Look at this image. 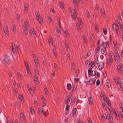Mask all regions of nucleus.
<instances>
[{"mask_svg": "<svg viewBox=\"0 0 123 123\" xmlns=\"http://www.w3.org/2000/svg\"><path fill=\"white\" fill-rule=\"evenodd\" d=\"M25 26L23 25L22 26L23 31L25 35L27 36L28 35V30L29 29V26L28 25L27 21H24Z\"/></svg>", "mask_w": 123, "mask_h": 123, "instance_id": "f257e3e1", "label": "nucleus"}, {"mask_svg": "<svg viewBox=\"0 0 123 123\" xmlns=\"http://www.w3.org/2000/svg\"><path fill=\"white\" fill-rule=\"evenodd\" d=\"M3 61L5 65H8L10 63V59L9 56L7 55H6L4 56Z\"/></svg>", "mask_w": 123, "mask_h": 123, "instance_id": "f03ea898", "label": "nucleus"}, {"mask_svg": "<svg viewBox=\"0 0 123 123\" xmlns=\"http://www.w3.org/2000/svg\"><path fill=\"white\" fill-rule=\"evenodd\" d=\"M72 96V93L70 92L66 96L65 98V102L67 104H68L70 102L71 98Z\"/></svg>", "mask_w": 123, "mask_h": 123, "instance_id": "7ed1b4c3", "label": "nucleus"}, {"mask_svg": "<svg viewBox=\"0 0 123 123\" xmlns=\"http://www.w3.org/2000/svg\"><path fill=\"white\" fill-rule=\"evenodd\" d=\"M88 73L89 77H90L91 76H93L96 74V72L94 70H92L91 68H89L88 69Z\"/></svg>", "mask_w": 123, "mask_h": 123, "instance_id": "20e7f679", "label": "nucleus"}, {"mask_svg": "<svg viewBox=\"0 0 123 123\" xmlns=\"http://www.w3.org/2000/svg\"><path fill=\"white\" fill-rule=\"evenodd\" d=\"M115 62L116 63L119 62L120 60V57L118 53H116L114 55Z\"/></svg>", "mask_w": 123, "mask_h": 123, "instance_id": "39448f33", "label": "nucleus"}, {"mask_svg": "<svg viewBox=\"0 0 123 123\" xmlns=\"http://www.w3.org/2000/svg\"><path fill=\"white\" fill-rule=\"evenodd\" d=\"M109 59H107V63L108 65L109 64L111 65V63L113 62V59L111 55L110 54L109 56Z\"/></svg>", "mask_w": 123, "mask_h": 123, "instance_id": "423d86ee", "label": "nucleus"}, {"mask_svg": "<svg viewBox=\"0 0 123 123\" xmlns=\"http://www.w3.org/2000/svg\"><path fill=\"white\" fill-rule=\"evenodd\" d=\"M99 63L100 64L98 65V67L99 69V70L102 69L104 68V62L102 60H100V62H99Z\"/></svg>", "mask_w": 123, "mask_h": 123, "instance_id": "0eeeda50", "label": "nucleus"}, {"mask_svg": "<svg viewBox=\"0 0 123 123\" xmlns=\"http://www.w3.org/2000/svg\"><path fill=\"white\" fill-rule=\"evenodd\" d=\"M117 69L118 70V71L119 72L123 69V64L122 63H120L119 65L117 66Z\"/></svg>", "mask_w": 123, "mask_h": 123, "instance_id": "6e6552de", "label": "nucleus"}, {"mask_svg": "<svg viewBox=\"0 0 123 123\" xmlns=\"http://www.w3.org/2000/svg\"><path fill=\"white\" fill-rule=\"evenodd\" d=\"M77 114L78 112L76 108H74L72 111V114H71V115L72 116H73L74 115H76Z\"/></svg>", "mask_w": 123, "mask_h": 123, "instance_id": "1a4fd4ad", "label": "nucleus"}, {"mask_svg": "<svg viewBox=\"0 0 123 123\" xmlns=\"http://www.w3.org/2000/svg\"><path fill=\"white\" fill-rule=\"evenodd\" d=\"M95 62L94 61H92L90 63L89 65L90 67V68H91V69L92 68L94 67L95 65Z\"/></svg>", "mask_w": 123, "mask_h": 123, "instance_id": "9d476101", "label": "nucleus"}, {"mask_svg": "<svg viewBox=\"0 0 123 123\" xmlns=\"http://www.w3.org/2000/svg\"><path fill=\"white\" fill-rule=\"evenodd\" d=\"M15 105L17 108H19L21 106V104L20 102L18 101H16L15 103Z\"/></svg>", "mask_w": 123, "mask_h": 123, "instance_id": "9b49d317", "label": "nucleus"}, {"mask_svg": "<svg viewBox=\"0 0 123 123\" xmlns=\"http://www.w3.org/2000/svg\"><path fill=\"white\" fill-rule=\"evenodd\" d=\"M101 53L103 54H104L105 55H106L107 54V52L106 49V47L105 46L102 49H101Z\"/></svg>", "mask_w": 123, "mask_h": 123, "instance_id": "f8f14e48", "label": "nucleus"}, {"mask_svg": "<svg viewBox=\"0 0 123 123\" xmlns=\"http://www.w3.org/2000/svg\"><path fill=\"white\" fill-rule=\"evenodd\" d=\"M96 81V80H94L93 78H92L91 79L89 80L88 82L92 81V83H90L89 84L90 85H92L93 84H95Z\"/></svg>", "mask_w": 123, "mask_h": 123, "instance_id": "ddd939ff", "label": "nucleus"}, {"mask_svg": "<svg viewBox=\"0 0 123 123\" xmlns=\"http://www.w3.org/2000/svg\"><path fill=\"white\" fill-rule=\"evenodd\" d=\"M48 40L50 45L51 43L52 44V45H53V40L52 38L50 36L48 38Z\"/></svg>", "mask_w": 123, "mask_h": 123, "instance_id": "4468645a", "label": "nucleus"}, {"mask_svg": "<svg viewBox=\"0 0 123 123\" xmlns=\"http://www.w3.org/2000/svg\"><path fill=\"white\" fill-rule=\"evenodd\" d=\"M88 101L90 105H92L93 103L92 97H89L88 98Z\"/></svg>", "mask_w": 123, "mask_h": 123, "instance_id": "2eb2a0df", "label": "nucleus"}, {"mask_svg": "<svg viewBox=\"0 0 123 123\" xmlns=\"http://www.w3.org/2000/svg\"><path fill=\"white\" fill-rule=\"evenodd\" d=\"M20 118L22 120H24L25 119V117L24 116L23 114H20Z\"/></svg>", "mask_w": 123, "mask_h": 123, "instance_id": "dca6fc26", "label": "nucleus"}, {"mask_svg": "<svg viewBox=\"0 0 123 123\" xmlns=\"http://www.w3.org/2000/svg\"><path fill=\"white\" fill-rule=\"evenodd\" d=\"M34 62L36 66L37 67H38L39 66V64L38 59H34Z\"/></svg>", "mask_w": 123, "mask_h": 123, "instance_id": "f3484780", "label": "nucleus"}, {"mask_svg": "<svg viewBox=\"0 0 123 123\" xmlns=\"http://www.w3.org/2000/svg\"><path fill=\"white\" fill-rule=\"evenodd\" d=\"M120 79L119 78H116L114 79V80L115 81L116 83L118 84L119 82L120 81Z\"/></svg>", "mask_w": 123, "mask_h": 123, "instance_id": "a211bd4d", "label": "nucleus"}, {"mask_svg": "<svg viewBox=\"0 0 123 123\" xmlns=\"http://www.w3.org/2000/svg\"><path fill=\"white\" fill-rule=\"evenodd\" d=\"M38 20L39 22V23L40 25H41L43 23V21L42 19V18L41 17H39L38 18Z\"/></svg>", "mask_w": 123, "mask_h": 123, "instance_id": "6ab92c4d", "label": "nucleus"}, {"mask_svg": "<svg viewBox=\"0 0 123 123\" xmlns=\"http://www.w3.org/2000/svg\"><path fill=\"white\" fill-rule=\"evenodd\" d=\"M105 101L106 102L108 105L109 106H110L111 108V103L110 102V100L107 99H106Z\"/></svg>", "mask_w": 123, "mask_h": 123, "instance_id": "aec40b11", "label": "nucleus"}, {"mask_svg": "<svg viewBox=\"0 0 123 123\" xmlns=\"http://www.w3.org/2000/svg\"><path fill=\"white\" fill-rule=\"evenodd\" d=\"M18 97L20 99V100L22 101H23V102H24L23 97L22 95L20 94L18 95Z\"/></svg>", "mask_w": 123, "mask_h": 123, "instance_id": "412c9836", "label": "nucleus"}, {"mask_svg": "<svg viewBox=\"0 0 123 123\" xmlns=\"http://www.w3.org/2000/svg\"><path fill=\"white\" fill-rule=\"evenodd\" d=\"M28 8V5L27 3L24 6V11H27Z\"/></svg>", "mask_w": 123, "mask_h": 123, "instance_id": "4be33fe9", "label": "nucleus"}, {"mask_svg": "<svg viewBox=\"0 0 123 123\" xmlns=\"http://www.w3.org/2000/svg\"><path fill=\"white\" fill-rule=\"evenodd\" d=\"M75 101V100L74 98H72L71 99V104L72 105H73Z\"/></svg>", "mask_w": 123, "mask_h": 123, "instance_id": "5701e85b", "label": "nucleus"}, {"mask_svg": "<svg viewBox=\"0 0 123 123\" xmlns=\"http://www.w3.org/2000/svg\"><path fill=\"white\" fill-rule=\"evenodd\" d=\"M71 87V84L69 83H68L67 84V89L68 90H70Z\"/></svg>", "mask_w": 123, "mask_h": 123, "instance_id": "b1692460", "label": "nucleus"}, {"mask_svg": "<svg viewBox=\"0 0 123 123\" xmlns=\"http://www.w3.org/2000/svg\"><path fill=\"white\" fill-rule=\"evenodd\" d=\"M101 95L100 96L101 97L103 98L105 101L106 99H107V97L105 96L104 95L102 94H101Z\"/></svg>", "mask_w": 123, "mask_h": 123, "instance_id": "393cba45", "label": "nucleus"}, {"mask_svg": "<svg viewBox=\"0 0 123 123\" xmlns=\"http://www.w3.org/2000/svg\"><path fill=\"white\" fill-rule=\"evenodd\" d=\"M76 25L77 26V28L78 29V31L80 32V31L81 28L79 25V23L78 24H76Z\"/></svg>", "mask_w": 123, "mask_h": 123, "instance_id": "a878e982", "label": "nucleus"}, {"mask_svg": "<svg viewBox=\"0 0 123 123\" xmlns=\"http://www.w3.org/2000/svg\"><path fill=\"white\" fill-rule=\"evenodd\" d=\"M63 3H62L61 2H60L59 4V6H60V7L62 8H63Z\"/></svg>", "mask_w": 123, "mask_h": 123, "instance_id": "bb28decb", "label": "nucleus"}, {"mask_svg": "<svg viewBox=\"0 0 123 123\" xmlns=\"http://www.w3.org/2000/svg\"><path fill=\"white\" fill-rule=\"evenodd\" d=\"M109 118H108V119L110 121V122H111V121L113 120V118L112 117L111 115H109Z\"/></svg>", "mask_w": 123, "mask_h": 123, "instance_id": "cd10ccee", "label": "nucleus"}, {"mask_svg": "<svg viewBox=\"0 0 123 123\" xmlns=\"http://www.w3.org/2000/svg\"><path fill=\"white\" fill-rule=\"evenodd\" d=\"M82 37L83 42L86 43H87V41L85 36L83 35L82 36Z\"/></svg>", "mask_w": 123, "mask_h": 123, "instance_id": "c85d7f7f", "label": "nucleus"}, {"mask_svg": "<svg viewBox=\"0 0 123 123\" xmlns=\"http://www.w3.org/2000/svg\"><path fill=\"white\" fill-rule=\"evenodd\" d=\"M70 106V105H69L68 104H67V105L66 106V110L68 111H69V108Z\"/></svg>", "mask_w": 123, "mask_h": 123, "instance_id": "c756f323", "label": "nucleus"}, {"mask_svg": "<svg viewBox=\"0 0 123 123\" xmlns=\"http://www.w3.org/2000/svg\"><path fill=\"white\" fill-rule=\"evenodd\" d=\"M48 19L50 23H52L53 22V21L51 17L50 16H49L48 17Z\"/></svg>", "mask_w": 123, "mask_h": 123, "instance_id": "7c9ffc66", "label": "nucleus"}, {"mask_svg": "<svg viewBox=\"0 0 123 123\" xmlns=\"http://www.w3.org/2000/svg\"><path fill=\"white\" fill-rule=\"evenodd\" d=\"M13 91L14 93L15 94H16V95H17L18 94V89L17 88H16Z\"/></svg>", "mask_w": 123, "mask_h": 123, "instance_id": "2f4dec72", "label": "nucleus"}, {"mask_svg": "<svg viewBox=\"0 0 123 123\" xmlns=\"http://www.w3.org/2000/svg\"><path fill=\"white\" fill-rule=\"evenodd\" d=\"M100 12L102 15L105 14L104 9H101L100 11Z\"/></svg>", "mask_w": 123, "mask_h": 123, "instance_id": "473e14b6", "label": "nucleus"}, {"mask_svg": "<svg viewBox=\"0 0 123 123\" xmlns=\"http://www.w3.org/2000/svg\"><path fill=\"white\" fill-rule=\"evenodd\" d=\"M103 31L105 35H106L107 34V32L106 28H104L103 29Z\"/></svg>", "mask_w": 123, "mask_h": 123, "instance_id": "72a5a7b5", "label": "nucleus"}, {"mask_svg": "<svg viewBox=\"0 0 123 123\" xmlns=\"http://www.w3.org/2000/svg\"><path fill=\"white\" fill-rule=\"evenodd\" d=\"M35 14L36 16L38 18L39 17H41L39 15V12H35Z\"/></svg>", "mask_w": 123, "mask_h": 123, "instance_id": "f704fd0d", "label": "nucleus"}, {"mask_svg": "<svg viewBox=\"0 0 123 123\" xmlns=\"http://www.w3.org/2000/svg\"><path fill=\"white\" fill-rule=\"evenodd\" d=\"M26 70H27V72L28 74L30 76L31 75V74L29 68H27V69H26Z\"/></svg>", "mask_w": 123, "mask_h": 123, "instance_id": "c9c22d12", "label": "nucleus"}, {"mask_svg": "<svg viewBox=\"0 0 123 123\" xmlns=\"http://www.w3.org/2000/svg\"><path fill=\"white\" fill-rule=\"evenodd\" d=\"M88 54H86L84 55H83V56L82 57V58H84L85 59L88 56H89V55H88Z\"/></svg>", "mask_w": 123, "mask_h": 123, "instance_id": "e433bc0d", "label": "nucleus"}, {"mask_svg": "<svg viewBox=\"0 0 123 123\" xmlns=\"http://www.w3.org/2000/svg\"><path fill=\"white\" fill-rule=\"evenodd\" d=\"M12 30L14 32L16 31V27L14 24H13V25Z\"/></svg>", "mask_w": 123, "mask_h": 123, "instance_id": "4c0bfd02", "label": "nucleus"}, {"mask_svg": "<svg viewBox=\"0 0 123 123\" xmlns=\"http://www.w3.org/2000/svg\"><path fill=\"white\" fill-rule=\"evenodd\" d=\"M42 110L41 112H42V113H43V115H44L45 116H46V112L45 111H44V109L43 108H42Z\"/></svg>", "mask_w": 123, "mask_h": 123, "instance_id": "58836bf2", "label": "nucleus"}, {"mask_svg": "<svg viewBox=\"0 0 123 123\" xmlns=\"http://www.w3.org/2000/svg\"><path fill=\"white\" fill-rule=\"evenodd\" d=\"M100 83V82L99 80H98L96 82V85L97 86L99 85Z\"/></svg>", "mask_w": 123, "mask_h": 123, "instance_id": "ea45409f", "label": "nucleus"}, {"mask_svg": "<svg viewBox=\"0 0 123 123\" xmlns=\"http://www.w3.org/2000/svg\"><path fill=\"white\" fill-rule=\"evenodd\" d=\"M12 51L13 53H14L15 52H16V50L15 47H12Z\"/></svg>", "mask_w": 123, "mask_h": 123, "instance_id": "a19ab883", "label": "nucleus"}, {"mask_svg": "<svg viewBox=\"0 0 123 123\" xmlns=\"http://www.w3.org/2000/svg\"><path fill=\"white\" fill-rule=\"evenodd\" d=\"M60 20V18L59 19V21L58 22L59 23V26L60 27V28L61 29V31H62L63 32V30H62V28L61 27V22Z\"/></svg>", "mask_w": 123, "mask_h": 123, "instance_id": "79ce46f5", "label": "nucleus"}, {"mask_svg": "<svg viewBox=\"0 0 123 123\" xmlns=\"http://www.w3.org/2000/svg\"><path fill=\"white\" fill-rule=\"evenodd\" d=\"M65 45L66 48V49H68V43L67 42L65 41Z\"/></svg>", "mask_w": 123, "mask_h": 123, "instance_id": "37998d69", "label": "nucleus"}, {"mask_svg": "<svg viewBox=\"0 0 123 123\" xmlns=\"http://www.w3.org/2000/svg\"><path fill=\"white\" fill-rule=\"evenodd\" d=\"M25 65L26 68V69H27V68H29V66L28 63H26L25 62Z\"/></svg>", "mask_w": 123, "mask_h": 123, "instance_id": "c03bdc74", "label": "nucleus"}, {"mask_svg": "<svg viewBox=\"0 0 123 123\" xmlns=\"http://www.w3.org/2000/svg\"><path fill=\"white\" fill-rule=\"evenodd\" d=\"M16 18L17 19L19 20L20 18V16L18 14H17L16 15Z\"/></svg>", "mask_w": 123, "mask_h": 123, "instance_id": "a18cd8bd", "label": "nucleus"}, {"mask_svg": "<svg viewBox=\"0 0 123 123\" xmlns=\"http://www.w3.org/2000/svg\"><path fill=\"white\" fill-rule=\"evenodd\" d=\"M73 2L74 5L77 6V3L78 2L77 0H73Z\"/></svg>", "mask_w": 123, "mask_h": 123, "instance_id": "49530a36", "label": "nucleus"}, {"mask_svg": "<svg viewBox=\"0 0 123 123\" xmlns=\"http://www.w3.org/2000/svg\"><path fill=\"white\" fill-rule=\"evenodd\" d=\"M44 91L47 94V95L49 94V92L47 89V88H44Z\"/></svg>", "mask_w": 123, "mask_h": 123, "instance_id": "de8ad7c7", "label": "nucleus"}, {"mask_svg": "<svg viewBox=\"0 0 123 123\" xmlns=\"http://www.w3.org/2000/svg\"><path fill=\"white\" fill-rule=\"evenodd\" d=\"M34 81L35 82H37L38 81V80L37 76H35L34 77Z\"/></svg>", "mask_w": 123, "mask_h": 123, "instance_id": "09e8293b", "label": "nucleus"}, {"mask_svg": "<svg viewBox=\"0 0 123 123\" xmlns=\"http://www.w3.org/2000/svg\"><path fill=\"white\" fill-rule=\"evenodd\" d=\"M30 110L31 111V113L32 115L33 114V112L32 111V110H33V111L34 112V110L33 108L30 107Z\"/></svg>", "mask_w": 123, "mask_h": 123, "instance_id": "8fccbe9b", "label": "nucleus"}, {"mask_svg": "<svg viewBox=\"0 0 123 123\" xmlns=\"http://www.w3.org/2000/svg\"><path fill=\"white\" fill-rule=\"evenodd\" d=\"M86 14L87 18H89L90 17V15L89 14V11L87 12V11H86Z\"/></svg>", "mask_w": 123, "mask_h": 123, "instance_id": "3c124183", "label": "nucleus"}, {"mask_svg": "<svg viewBox=\"0 0 123 123\" xmlns=\"http://www.w3.org/2000/svg\"><path fill=\"white\" fill-rule=\"evenodd\" d=\"M87 121L89 123H92V120L90 118H88Z\"/></svg>", "mask_w": 123, "mask_h": 123, "instance_id": "603ef678", "label": "nucleus"}, {"mask_svg": "<svg viewBox=\"0 0 123 123\" xmlns=\"http://www.w3.org/2000/svg\"><path fill=\"white\" fill-rule=\"evenodd\" d=\"M43 103L44 104V105H43V106H42V107H43V106H45L46 105V102H45V100L44 99H44H43Z\"/></svg>", "mask_w": 123, "mask_h": 123, "instance_id": "864d4df0", "label": "nucleus"}, {"mask_svg": "<svg viewBox=\"0 0 123 123\" xmlns=\"http://www.w3.org/2000/svg\"><path fill=\"white\" fill-rule=\"evenodd\" d=\"M57 29L56 28V31H57V33H58L59 32L61 34V31L60 30H59L58 28L57 29Z\"/></svg>", "mask_w": 123, "mask_h": 123, "instance_id": "5fc2aeb1", "label": "nucleus"}, {"mask_svg": "<svg viewBox=\"0 0 123 123\" xmlns=\"http://www.w3.org/2000/svg\"><path fill=\"white\" fill-rule=\"evenodd\" d=\"M102 104L103 108L105 107V108L106 109L107 106L105 105V103H102Z\"/></svg>", "mask_w": 123, "mask_h": 123, "instance_id": "6e6d98bb", "label": "nucleus"}, {"mask_svg": "<svg viewBox=\"0 0 123 123\" xmlns=\"http://www.w3.org/2000/svg\"><path fill=\"white\" fill-rule=\"evenodd\" d=\"M115 25L116 26L115 29L116 30H119L118 26L116 24H115Z\"/></svg>", "mask_w": 123, "mask_h": 123, "instance_id": "4d7b16f0", "label": "nucleus"}, {"mask_svg": "<svg viewBox=\"0 0 123 123\" xmlns=\"http://www.w3.org/2000/svg\"><path fill=\"white\" fill-rule=\"evenodd\" d=\"M32 34L33 35L35 36L36 35V33L34 29L33 30V31H32Z\"/></svg>", "mask_w": 123, "mask_h": 123, "instance_id": "13d9d810", "label": "nucleus"}, {"mask_svg": "<svg viewBox=\"0 0 123 123\" xmlns=\"http://www.w3.org/2000/svg\"><path fill=\"white\" fill-rule=\"evenodd\" d=\"M106 84L108 88H109L110 87V84L108 82H106Z\"/></svg>", "mask_w": 123, "mask_h": 123, "instance_id": "bf43d9fd", "label": "nucleus"}, {"mask_svg": "<svg viewBox=\"0 0 123 123\" xmlns=\"http://www.w3.org/2000/svg\"><path fill=\"white\" fill-rule=\"evenodd\" d=\"M98 27V25L96 24H95V29L97 30H98L97 28Z\"/></svg>", "mask_w": 123, "mask_h": 123, "instance_id": "052dcab7", "label": "nucleus"}, {"mask_svg": "<svg viewBox=\"0 0 123 123\" xmlns=\"http://www.w3.org/2000/svg\"><path fill=\"white\" fill-rule=\"evenodd\" d=\"M119 26L121 30H123V26L122 24H120Z\"/></svg>", "mask_w": 123, "mask_h": 123, "instance_id": "680f3d73", "label": "nucleus"}, {"mask_svg": "<svg viewBox=\"0 0 123 123\" xmlns=\"http://www.w3.org/2000/svg\"><path fill=\"white\" fill-rule=\"evenodd\" d=\"M118 18L120 20H121L122 19L121 18V15L120 14H118V15L117 16Z\"/></svg>", "mask_w": 123, "mask_h": 123, "instance_id": "e2e57ef3", "label": "nucleus"}, {"mask_svg": "<svg viewBox=\"0 0 123 123\" xmlns=\"http://www.w3.org/2000/svg\"><path fill=\"white\" fill-rule=\"evenodd\" d=\"M76 89V88H75V87H74L73 86L72 88V92H74L75 90Z\"/></svg>", "mask_w": 123, "mask_h": 123, "instance_id": "0e129e2a", "label": "nucleus"}, {"mask_svg": "<svg viewBox=\"0 0 123 123\" xmlns=\"http://www.w3.org/2000/svg\"><path fill=\"white\" fill-rule=\"evenodd\" d=\"M53 52L54 55L55 56H56V55H57L56 54V50H55L53 49Z\"/></svg>", "mask_w": 123, "mask_h": 123, "instance_id": "69168bd1", "label": "nucleus"}, {"mask_svg": "<svg viewBox=\"0 0 123 123\" xmlns=\"http://www.w3.org/2000/svg\"><path fill=\"white\" fill-rule=\"evenodd\" d=\"M17 75L19 77H21V75L19 72H18L17 73Z\"/></svg>", "mask_w": 123, "mask_h": 123, "instance_id": "338daca9", "label": "nucleus"}, {"mask_svg": "<svg viewBox=\"0 0 123 123\" xmlns=\"http://www.w3.org/2000/svg\"><path fill=\"white\" fill-rule=\"evenodd\" d=\"M74 79L75 81L77 82L79 80V78H74Z\"/></svg>", "mask_w": 123, "mask_h": 123, "instance_id": "774afa93", "label": "nucleus"}]
</instances>
